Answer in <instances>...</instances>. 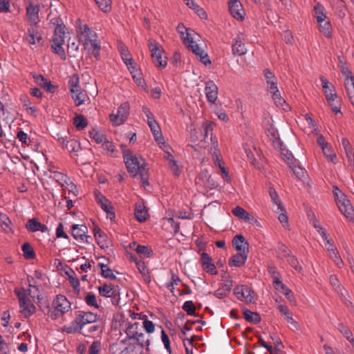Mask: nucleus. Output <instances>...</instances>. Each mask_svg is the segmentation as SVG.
<instances>
[{"label": "nucleus", "mask_w": 354, "mask_h": 354, "mask_svg": "<svg viewBox=\"0 0 354 354\" xmlns=\"http://www.w3.org/2000/svg\"><path fill=\"white\" fill-rule=\"evenodd\" d=\"M142 111L147 118V123L150 127L151 131L155 138V120H153V115L149 109L145 106L142 107Z\"/></svg>", "instance_id": "obj_38"}, {"label": "nucleus", "mask_w": 354, "mask_h": 354, "mask_svg": "<svg viewBox=\"0 0 354 354\" xmlns=\"http://www.w3.org/2000/svg\"><path fill=\"white\" fill-rule=\"evenodd\" d=\"M246 48L242 42V38L238 36L235 39V42L232 45V52L234 55H243L246 53Z\"/></svg>", "instance_id": "obj_28"}, {"label": "nucleus", "mask_w": 354, "mask_h": 354, "mask_svg": "<svg viewBox=\"0 0 354 354\" xmlns=\"http://www.w3.org/2000/svg\"><path fill=\"white\" fill-rule=\"evenodd\" d=\"M335 290L339 295L341 299L343 301L345 305L348 306L351 304L348 299L349 297L348 295L347 291L342 286H338V288H336Z\"/></svg>", "instance_id": "obj_53"}, {"label": "nucleus", "mask_w": 354, "mask_h": 354, "mask_svg": "<svg viewBox=\"0 0 354 354\" xmlns=\"http://www.w3.org/2000/svg\"><path fill=\"white\" fill-rule=\"evenodd\" d=\"M71 308V304L66 296L63 295H57L52 302V307L47 306L42 309L44 313L50 317L51 319L55 320L68 312Z\"/></svg>", "instance_id": "obj_3"}, {"label": "nucleus", "mask_w": 354, "mask_h": 354, "mask_svg": "<svg viewBox=\"0 0 354 354\" xmlns=\"http://www.w3.org/2000/svg\"><path fill=\"white\" fill-rule=\"evenodd\" d=\"M76 28L78 34L83 35L84 33H86L88 38L96 36L95 33L91 30L88 25L82 24L80 19H78L76 21Z\"/></svg>", "instance_id": "obj_29"}, {"label": "nucleus", "mask_w": 354, "mask_h": 354, "mask_svg": "<svg viewBox=\"0 0 354 354\" xmlns=\"http://www.w3.org/2000/svg\"><path fill=\"white\" fill-rule=\"evenodd\" d=\"M198 37L199 35L195 32L187 33L186 38H184V44L200 58L201 62L207 66L210 64L211 62L208 58L207 53L199 47L198 44L196 43V40Z\"/></svg>", "instance_id": "obj_7"}, {"label": "nucleus", "mask_w": 354, "mask_h": 354, "mask_svg": "<svg viewBox=\"0 0 354 354\" xmlns=\"http://www.w3.org/2000/svg\"><path fill=\"white\" fill-rule=\"evenodd\" d=\"M88 42L90 43L93 50L92 55L97 59L100 58V45L97 43L96 39H93L91 37L88 38Z\"/></svg>", "instance_id": "obj_54"}, {"label": "nucleus", "mask_w": 354, "mask_h": 354, "mask_svg": "<svg viewBox=\"0 0 354 354\" xmlns=\"http://www.w3.org/2000/svg\"><path fill=\"white\" fill-rule=\"evenodd\" d=\"M232 244L235 249L239 252L248 251V243L245 241L244 236L241 234L236 235L234 237Z\"/></svg>", "instance_id": "obj_21"}, {"label": "nucleus", "mask_w": 354, "mask_h": 354, "mask_svg": "<svg viewBox=\"0 0 354 354\" xmlns=\"http://www.w3.org/2000/svg\"><path fill=\"white\" fill-rule=\"evenodd\" d=\"M80 78L77 75H73L68 81V86L71 93H74L75 90L80 88Z\"/></svg>", "instance_id": "obj_52"}, {"label": "nucleus", "mask_w": 354, "mask_h": 354, "mask_svg": "<svg viewBox=\"0 0 354 354\" xmlns=\"http://www.w3.org/2000/svg\"><path fill=\"white\" fill-rule=\"evenodd\" d=\"M201 261L203 269L211 274H216L217 270L215 265L212 263L211 257L206 252L201 254Z\"/></svg>", "instance_id": "obj_16"}, {"label": "nucleus", "mask_w": 354, "mask_h": 354, "mask_svg": "<svg viewBox=\"0 0 354 354\" xmlns=\"http://www.w3.org/2000/svg\"><path fill=\"white\" fill-rule=\"evenodd\" d=\"M160 339H161L162 344H164L165 348L167 350V351L169 353H171V346H170V339H169L168 335L165 333V331L163 329L161 330Z\"/></svg>", "instance_id": "obj_58"}, {"label": "nucleus", "mask_w": 354, "mask_h": 354, "mask_svg": "<svg viewBox=\"0 0 354 354\" xmlns=\"http://www.w3.org/2000/svg\"><path fill=\"white\" fill-rule=\"evenodd\" d=\"M243 316L247 321L254 324H257L261 320L260 316L258 313H253L249 310H245L243 311Z\"/></svg>", "instance_id": "obj_46"}, {"label": "nucleus", "mask_w": 354, "mask_h": 354, "mask_svg": "<svg viewBox=\"0 0 354 354\" xmlns=\"http://www.w3.org/2000/svg\"><path fill=\"white\" fill-rule=\"evenodd\" d=\"M314 11L317 21L324 22L326 19L324 8L322 5L317 4L314 7Z\"/></svg>", "instance_id": "obj_43"}, {"label": "nucleus", "mask_w": 354, "mask_h": 354, "mask_svg": "<svg viewBox=\"0 0 354 354\" xmlns=\"http://www.w3.org/2000/svg\"><path fill=\"white\" fill-rule=\"evenodd\" d=\"M205 92L207 101L214 104L218 98V87L213 81L206 82Z\"/></svg>", "instance_id": "obj_15"}, {"label": "nucleus", "mask_w": 354, "mask_h": 354, "mask_svg": "<svg viewBox=\"0 0 354 354\" xmlns=\"http://www.w3.org/2000/svg\"><path fill=\"white\" fill-rule=\"evenodd\" d=\"M73 124L77 129L82 130L88 125V122L83 115L77 114L73 119Z\"/></svg>", "instance_id": "obj_44"}, {"label": "nucleus", "mask_w": 354, "mask_h": 354, "mask_svg": "<svg viewBox=\"0 0 354 354\" xmlns=\"http://www.w3.org/2000/svg\"><path fill=\"white\" fill-rule=\"evenodd\" d=\"M123 339L110 344L109 354H141L140 346Z\"/></svg>", "instance_id": "obj_6"}, {"label": "nucleus", "mask_w": 354, "mask_h": 354, "mask_svg": "<svg viewBox=\"0 0 354 354\" xmlns=\"http://www.w3.org/2000/svg\"><path fill=\"white\" fill-rule=\"evenodd\" d=\"M72 236L75 240L85 241L88 242V239H91L90 236L86 235L88 228L85 225L75 224L72 226Z\"/></svg>", "instance_id": "obj_14"}, {"label": "nucleus", "mask_w": 354, "mask_h": 354, "mask_svg": "<svg viewBox=\"0 0 354 354\" xmlns=\"http://www.w3.org/2000/svg\"><path fill=\"white\" fill-rule=\"evenodd\" d=\"M65 28L55 27L53 36L51 39V49L52 51L59 55L62 60L66 59V56L65 53V50L62 47L63 44L64 43L65 38Z\"/></svg>", "instance_id": "obj_8"}, {"label": "nucleus", "mask_w": 354, "mask_h": 354, "mask_svg": "<svg viewBox=\"0 0 354 354\" xmlns=\"http://www.w3.org/2000/svg\"><path fill=\"white\" fill-rule=\"evenodd\" d=\"M328 104L330 107L333 112L335 113H341L340 111V101L337 94L334 95L332 97L326 99Z\"/></svg>", "instance_id": "obj_37"}, {"label": "nucleus", "mask_w": 354, "mask_h": 354, "mask_svg": "<svg viewBox=\"0 0 354 354\" xmlns=\"http://www.w3.org/2000/svg\"><path fill=\"white\" fill-rule=\"evenodd\" d=\"M99 205H100L101 208L106 213L107 218L113 220L115 217L114 207L109 200L108 202L104 201Z\"/></svg>", "instance_id": "obj_39"}, {"label": "nucleus", "mask_w": 354, "mask_h": 354, "mask_svg": "<svg viewBox=\"0 0 354 354\" xmlns=\"http://www.w3.org/2000/svg\"><path fill=\"white\" fill-rule=\"evenodd\" d=\"M228 8L231 15L237 20L242 21L244 19L245 11L241 3L238 0H230Z\"/></svg>", "instance_id": "obj_13"}, {"label": "nucleus", "mask_w": 354, "mask_h": 354, "mask_svg": "<svg viewBox=\"0 0 354 354\" xmlns=\"http://www.w3.org/2000/svg\"><path fill=\"white\" fill-rule=\"evenodd\" d=\"M117 288H118V286H115L111 283H104L103 286H99L97 289L100 296L104 297H109L113 294V292H115V290Z\"/></svg>", "instance_id": "obj_30"}, {"label": "nucleus", "mask_w": 354, "mask_h": 354, "mask_svg": "<svg viewBox=\"0 0 354 354\" xmlns=\"http://www.w3.org/2000/svg\"><path fill=\"white\" fill-rule=\"evenodd\" d=\"M65 274L68 277V280L73 286L75 292L77 295H79L80 292V281L77 278L75 272L73 270H71L70 272H66Z\"/></svg>", "instance_id": "obj_35"}, {"label": "nucleus", "mask_w": 354, "mask_h": 354, "mask_svg": "<svg viewBox=\"0 0 354 354\" xmlns=\"http://www.w3.org/2000/svg\"><path fill=\"white\" fill-rule=\"evenodd\" d=\"M269 195L272 202L277 205V209H279L280 211H283V207L282 205L281 201L279 198L277 192L272 187L269 188Z\"/></svg>", "instance_id": "obj_48"}, {"label": "nucleus", "mask_w": 354, "mask_h": 354, "mask_svg": "<svg viewBox=\"0 0 354 354\" xmlns=\"http://www.w3.org/2000/svg\"><path fill=\"white\" fill-rule=\"evenodd\" d=\"M26 3V17L28 22L31 26L37 25L39 21V6L32 0H24Z\"/></svg>", "instance_id": "obj_12"}, {"label": "nucleus", "mask_w": 354, "mask_h": 354, "mask_svg": "<svg viewBox=\"0 0 354 354\" xmlns=\"http://www.w3.org/2000/svg\"><path fill=\"white\" fill-rule=\"evenodd\" d=\"M129 104L128 102L122 103L118 109L117 114H111L110 120L115 126H119L123 124L129 115Z\"/></svg>", "instance_id": "obj_11"}, {"label": "nucleus", "mask_w": 354, "mask_h": 354, "mask_svg": "<svg viewBox=\"0 0 354 354\" xmlns=\"http://www.w3.org/2000/svg\"><path fill=\"white\" fill-rule=\"evenodd\" d=\"M337 329L354 347V339L353 337L352 332L343 324H339L337 326Z\"/></svg>", "instance_id": "obj_41"}, {"label": "nucleus", "mask_w": 354, "mask_h": 354, "mask_svg": "<svg viewBox=\"0 0 354 354\" xmlns=\"http://www.w3.org/2000/svg\"><path fill=\"white\" fill-rule=\"evenodd\" d=\"M248 251L240 252V253L232 256L229 260V265L230 266L240 267L243 266L248 258Z\"/></svg>", "instance_id": "obj_20"}, {"label": "nucleus", "mask_w": 354, "mask_h": 354, "mask_svg": "<svg viewBox=\"0 0 354 354\" xmlns=\"http://www.w3.org/2000/svg\"><path fill=\"white\" fill-rule=\"evenodd\" d=\"M84 301L88 306L99 308V305L97 302L96 297L92 292H88L86 293L84 297Z\"/></svg>", "instance_id": "obj_50"}, {"label": "nucleus", "mask_w": 354, "mask_h": 354, "mask_svg": "<svg viewBox=\"0 0 354 354\" xmlns=\"http://www.w3.org/2000/svg\"><path fill=\"white\" fill-rule=\"evenodd\" d=\"M62 146L64 149L68 150V152L73 153L74 156H78L77 152L82 149L80 142L70 137L66 138L65 144H63Z\"/></svg>", "instance_id": "obj_19"}, {"label": "nucleus", "mask_w": 354, "mask_h": 354, "mask_svg": "<svg viewBox=\"0 0 354 354\" xmlns=\"http://www.w3.org/2000/svg\"><path fill=\"white\" fill-rule=\"evenodd\" d=\"M156 145L162 151L161 154L162 155L163 159L167 162L171 171L175 176H179L181 171L180 164L174 158V149L167 140L165 139L161 133L159 135L156 133Z\"/></svg>", "instance_id": "obj_4"}, {"label": "nucleus", "mask_w": 354, "mask_h": 354, "mask_svg": "<svg viewBox=\"0 0 354 354\" xmlns=\"http://www.w3.org/2000/svg\"><path fill=\"white\" fill-rule=\"evenodd\" d=\"M149 335H145L142 333L135 337V341L133 344H138L140 346V351H142V348L146 346L147 351H149Z\"/></svg>", "instance_id": "obj_31"}, {"label": "nucleus", "mask_w": 354, "mask_h": 354, "mask_svg": "<svg viewBox=\"0 0 354 354\" xmlns=\"http://www.w3.org/2000/svg\"><path fill=\"white\" fill-rule=\"evenodd\" d=\"M334 195L337 205L339 211L348 218H352L354 214V209L346 196L342 194L337 187L334 190Z\"/></svg>", "instance_id": "obj_9"}, {"label": "nucleus", "mask_w": 354, "mask_h": 354, "mask_svg": "<svg viewBox=\"0 0 354 354\" xmlns=\"http://www.w3.org/2000/svg\"><path fill=\"white\" fill-rule=\"evenodd\" d=\"M102 147L104 150L107 151L109 156L114 158L118 156V151L113 142L106 140L102 144Z\"/></svg>", "instance_id": "obj_42"}, {"label": "nucleus", "mask_w": 354, "mask_h": 354, "mask_svg": "<svg viewBox=\"0 0 354 354\" xmlns=\"http://www.w3.org/2000/svg\"><path fill=\"white\" fill-rule=\"evenodd\" d=\"M125 333L127 335V337L125 339L130 342H134L135 337L140 334L139 329L136 328V326H133L131 325L130 322L125 324Z\"/></svg>", "instance_id": "obj_25"}, {"label": "nucleus", "mask_w": 354, "mask_h": 354, "mask_svg": "<svg viewBox=\"0 0 354 354\" xmlns=\"http://www.w3.org/2000/svg\"><path fill=\"white\" fill-rule=\"evenodd\" d=\"M80 46V41L76 40L75 39H73L71 40V39H68V48L67 51L70 56H75V53H76L79 49Z\"/></svg>", "instance_id": "obj_49"}, {"label": "nucleus", "mask_w": 354, "mask_h": 354, "mask_svg": "<svg viewBox=\"0 0 354 354\" xmlns=\"http://www.w3.org/2000/svg\"><path fill=\"white\" fill-rule=\"evenodd\" d=\"M319 24V30L323 33V35L326 37H331V25L330 21H324V22H317Z\"/></svg>", "instance_id": "obj_45"}, {"label": "nucleus", "mask_w": 354, "mask_h": 354, "mask_svg": "<svg viewBox=\"0 0 354 354\" xmlns=\"http://www.w3.org/2000/svg\"><path fill=\"white\" fill-rule=\"evenodd\" d=\"M135 250L142 258L149 257L153 255V250L148 246L140 245V246H137V248H135Z\"/></svg>", "instance_id": "obj_47"}, {"label": "nucleus", "mask_w": 354, "mask_h": 354, "mask_svg": "<svg viewBox=\"0 0 354 354\" xmlns=\"http://www.w3.org/2000/svg\"><path fill=\"white\" fill-rule=\"evenodd\" d=\"M211 153L215 165L218 166V168L221 167V166H223V162L220 158V150L217 140H215L214 142V146H212L211 149Z\"/></svg>", "instance_id": "obj_33"}, {"label": "nucleus", "mask_w": 354, "mask_h": 354, "mask_svg": "<svg viewBox=\"0 0 354 354\" xmlns=\"http://www.w3.org/2000/svg\"><path fill=\"white\" fill-rule=\"evenodd\" d=\"M40 222L35 218L28 219L26 223V228L28 232H35L38 231Z\"/></svg>", "instance_id": "obj_51"}, {"label": "nucleus", "mask_w": 354, "mask_h": 354, "mask_svg": "<svg viewBox=\"0 0 354 354\" xmlns=\"http://www.w3.org/2000/svg\"><path fill=\"white\" fill-rule=\"evenodd\" d=\"M162 227L167 231L176 234L179 230V224L175 223L171 217L162 218Z\"/></svg>", "instance_id": "obj_23"}, {"label": "nucleus", "mask_w": 354, "mask_h": 354, "mask_svg": "<svg viewBox=\"0 0 354 354\" xmlns=\"http://www.w3.org/2000/svg\"><path fill=\"white\" fill-rule=\"evenodd\" d=\"M38 35V31L37 29L34 28H29L28 30V34L26 36V41L30 44H35V39L36 35Z\"/></svg>", "instance_id": "obj_62"}, {"label": "nucleus", "mask_w": 354, "mask_h": 354, "mask_svg": "<svg viewBox=\"0 0 354 354\" xmlns=\"http://www.w3.org/2000/svg\"><path fill=\"white\" fill-rule=\"evenodd\" d=\"M232 214L237 218L243 220L245 222L249 223H257V219L248 212H247L243 208L240 206L235 207L232 211Z\"/></svg>", "instance_id": "obj_18"}, {"label": "nucleus", "mask_w": 354, "mask_h": 354, "mask_svg": "<svg viewBox=\"0 0 354 354\" xmlns=\"http://www.w3.org/2000/svg\"><path fill=\"white\" fill-rule=\"evenodd\" d=\"M99 8L104 12H108L111 8V0H95Z\"/></svg>", "instance_id": "obj_55"}, {"label": "nucleus", "mask_w": 354, "mask_h": 354, "mask_svg": "<svg viewBox=\"0 0 354 354\" xmlns=\"http://www.w3.org/2000/svg\"><path fill=\"white\" fill-rule=\"evenodd\" d=\"M100 319V316L91 311L78 310L75 313V319L71 322L70 326H65L63 330L67 333H79L85 337L87 334L82 332L84 326L89 324H95Z\"/></svg>", "instance_id": "obj_2"}, {"label": "nucleus", "mask_w": 354, "mask_h": 354, "mask_svg": "<svg viewBox=\"0 0 354 354\" xmlns=\"http://www.w3.org/2000/svg\"><path fill=\"white\" fill-rule=\"evenodd\" d=\"M71 95L77 106H80L84 103L86 95L83 93L81 88L75 90L74 93H71Z\"/></svg>", "instance_id": "obj_36"}, {"label": "nucleus", "mask_w": 354, "mask_h": 354, "mask_svg": "<svg viewBox=\"0 0 354 354\" xmlns=\"http://www.w3.org/2000/svg\"><path fill=\"white\" fill-rule=\"evenodd\" d=\"M156 62L158 66L164 68L167 65V57L161 46L156 44Z\"/></svg>", "instance_id": "obj_32"}, {"label": "nucleus", "mask_w": 354, "mask_h": 354, "mask_svg": "<svg viewBox=\"0 0 354 354\" xmlns=\"http://www.w3.org/2000/svg\"><path fill=\"white\" fill-rule=\"evenodd\" d=\"M278 249H279V256L281 259H286L288 257H289L292 254L290 250L288 248V247L282 243L279 244Z\"/></svg>", "instance_id": "obj_59"}, {"label": "nucleus", "mask_w": 354, "mask_h": 354, "mask_svg": "<svg viewBox=\"0 0 354 354\" xmlns=\"http://www.w3.org/2000/svg\"><path fill=\"white\" fill-rule=\"evenodd\" d=\"M214 126V124L213 122L206 121L203 124L202 127H201V131H202V133H204V136H205L204 139L205 141H206V139H207V138H208V135L210 134V140L212 142V146H214V142H215V140H217L216 137L212 136V132Z\"/></svg>", "instance_id": "obj_27"}, {"label": "nucleus", "mask_w": 354, "mask_h": 354, "mask_svg": "<svg viewBox=\"0 0 354 354\" xmlns=\"http://www.w3.org/2000/svg\"><path fill=\"white\" fill-rule=\"evenodd\" d=\"M120 148L128 171L133 177L139 174L143 186L149 185L148 176L145 167L140 165L137 157L133 156L131 151L127 148L126 145L122 144Z\"/></svg>", "instance_id": "obj_1"}, {"label": "nucleus", "mask_w": 354, "mask_h": 354, "mask_svg": "<svg viewBox=\"0 0 354 354\" xmlns=\"http://www.w3.org/2000/svg\"><path fill=\"white\" fill-rule=\"evenodd\" d=\"M91 137L95 141L96 143H102L106 140L105 136L100 131L93 129L89 132Z\"/></svg>", "instance_id": "obj_56"}, {"label": "nucleus", "mask_w": 354, "mask_h": 354, "mask_svg": "<svg viewBox=\"0 0 354 354\" xmlns=\"http://www.w3.org/2000/svg\"><path fill=\"white\" fill-rule=\"evenodd\" d=\"M320 80L326 99L334 96L336 94L335 86L330 84L328 80L323 76L320 77Z\"/></svg>", "instance_id": "obj_22"}, {"label": "nucleus", "mask_w": 354, "mask_h": 354, "mask_svg": "<svg viewBox=\"0 0 354 354\" xmlns=\"http://www.w3.org/2000/svg\"><path fill=\"white\" fill-rule=\"evenodd\" d=\"M134 215L139 222L143 223L147 221L148 213L147 211L145 209V207L142 205H136Z\"/></svg>", "instance_id": "obj_34"}, {"label": "nucleus", "mask_w": 354, "mask_h": 354, "mask_svg": "<svg viewBox=\"0 0 354 354\" xmlns=\"http://www.w3.org/2000/svg\"><path fill=\"white\" fill-rule=\"evenodd\" d=\"M234 295L240 301L247 304L254 303L255 293L250 288L245 285L236 286L234 290Z\"/></svg>", "instance_id": "obj_10"}, {"label": "nucleus", "mask_w": 354, "mask_h": 354, "mask_svg": "<svg viewBox=\"0 0 354 354\" xmlns=\"http://www.w3.org/2000/svg\"><path fill=\"white\" fill-rule=\"evenodd\" d=\"M101 348V342L94 341L88 348V354H99Z\"/></svg>", "instance_id": "obj_64"}, {"label": "nucleus", "mask_w": 354, "mask_h": 354, "mask_svg": "<svg viewBox=\"0 0 354 354\" xmlns=\"http://www.w3.org/2000/svg\"><path fill=\"white\" fill-rule=\"evenodd\" d=\"M35 311V306L34 304L30 301L29 303L26 304V306L24 308L21 313L25 317H28L32 315Z\"/></svg>", "instance_id": "obj_61"}, {"label": "nucleus", "mask_w": 354, "mask_h": 354, "mask_svg": "<svg viewBox=\"0 0 354 354\" xmlns=\"http://www.w3.org/2000/svg\"><path fill=\"white\" fill-rule=\"evenodd\" d=\"M288 263L297 272H301L302 270V267L299 264L297 259L291 254L289 257L286 259Z\"/></svg>", "instance_id": "obj_60"}, {"label": "nucleus", "mask_w": 354, "mask_h": 354, "mask_svg": "<svg viewBox=\"0 0 354 354\" xmlns=\"http://www.w3.org/2000/svg\"><path fill=\"white\" fill-rule=\"evenodd\" d=\"M263 75L267 85V91L271 94L272 98L279 107H281L283 110L286 109L284 105L286 106L285 100L281 95V93L277 86V79L274 74L269 69L263 71Z\"/></svg>", "instance_id": "obj_5"}, {"label": "nucleus", "mask_w": 354, "mask_h": 354, "mask_svg": "<svg viewBox=\"0 0 354 354\" xmlns=\"http://www.w3.org/2000/svg\"><path fill=\"white\" fill-rule=\"evenodd\" d=\"M93 233L97 243L101 248L109 247V240L106 234L95 223H94Z\"/></svg>", "instance_id": "obj_17"}, {"label": "nucleus", "mask_w": 354, "mask_h": 354, "mask_svg": "<svg viewBox=\"0 0 354 354\" xmlns=\"http://www.w3.org/2000/svg\"><path fill=\"white\" fill-rule=\"evenodd\" d=\"M344 86L346 90L347 95L353 105H354V77L350 76L344 80Z\"/></svg>", "instance_id": "obj_24"}, {"label": "nucleus", "mask_w": 354, "mask_h": 354, "mask_svg": "<svg viewBox=\"0 0 354 354\" xmlns=\"http://www.w3.org/2000/svg\"><path fill=\"white\" fill-rule=\"evenodd\" d=\"M232 286V281H227L221 288L214 292V295L219 299L226 297L231 291Z\"/></svg>", "instance_id": "obj_26"}, {"label": "nucleus", "mask_w": 354, "mask_h": 354, "mask_svg": "<svg viewBox=\"0 0 354 354\" xmlns=\"http://www.w3.org/2000/svg\"><path fill=\"white\" fill-rule=\"evenodd\" d=\"M131 74L132 75L133 79L136 82L138 86L144 87L145 82L144 80L142 77V74L140 70L131 71Z\"/></svg>", "instance_id": "obj_57"}, {"label": "nucleus", "mask_w": 354, "mask_h": 354, "mask_svg": "<svg viewBox=\"0 0 354 354\" xmlns=\"http://www.w3.org/2000/svg\"><path fill=\"white\" fill-rule=\"evenodd\" d=\"M182 308L189 315H194L195 313L196 308L192 301H185Z\"/></svg>", "instance_id": "obj_63"}, {"label": "nucleus", "mask_w": 354, "mask_h": 354, "mask_svg": "<svg viewBox=\"0 0 354 354\" xmlns=\"http://www.w3.org/2000/svg\"><path fill=\"white\" fill-rule=\"evenodd\" d=\"M21 250L26 259H34L35 258V252L29 243H24L21 246Z\"/></svg>", "instance_id": "obj_40"}]
</instances>
